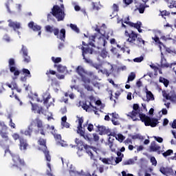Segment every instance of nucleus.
I'll return each mask as SVG.
<instances>
[{
	"mask_svg": "<svg viewBox=\"0 0 176 176\" xmlns=\"http://www.w3.org/2000/svg\"><path fill=\"white\" fill-rule=\"evenodd\" d=\"M133 109L132 112L127 114V116L131 118L132 120H141L145 126H151V127H156L159 124L157 119L151 118L148 116L141 113L138 104H134Z\"/></svg>",
	"mask_w": 176,
	"mask_h": 176,
	"instance_id": "f257e3e1",
	"label": "nucleus"
},
{
	"mask_svg": "<svg viewBox=\"0 0 176 176\" xmlns=\"http://www.w3.org/2000/svg\"><path fill=\"white\" fill-rule=\"evenodd\" d=\"M80 105L87 112H94L95 115H98L97 109H104L105 107L101 103V100L96 101L93 96H90L85 102H80Z\"/></svg>",
	"mask_w": 176,
	"mask_h": 176,
	"instance_id": "f03ea898",
	"label": "nucleus"
},
{
	"mask_svg": "<svg viewBox=\"0 0 176 176\" xmlns=\"http://www.w3.org/2000/svg\"><path fill=\"white\" fill-rule=\"evenodd\" d=\"M85 148L86 153L89 155V156H90L91 159H94V155H93V151L96 152V153H97L98 155H99V153L101 152V151H100V149H97L96 148H91L90 146H81L80 147H78V151H77V155L79 156V157H80L81 156H83V155L85 154V150H83V148Z\"/></svg>",
	"mask_w": 176,
	"mask_h": 176,
	"instance_id": "7ed1b4c3",
	"label": "nucleus"
},
{
	"mask_svg": "<svg viewBox=\"0 0 176 176\" xmlns=\"http://www.w3.org/2000/svg\"><path fill=\"white\" fill-rule=\"evenodd\" d=\"M95 31H96V32H98V34L89 36V45H91V46H94V43H93V42H94V39H96V38H99L98 41H99L100 45L105 46L107 45V38H105V36H104L102 34L100 33V29H98V28H96L95 29Z\"/></svg>",
	"mask_w": 176,
	"mask_h": 176,
	"instance_id": "20e7f679",
	"label": "nucleus"
},
{
	"mask_svg": "<svg viewBox=\"0 0 176 176\" xmlns=\"http://www.w3.org/2000/svg\"><path fill=\"white\" fill-rule=\"evenodd\" d=\"M52 14L56 17L58 21H61L64 20L65 17V14L64 13V6H62L61 8L58 6H54L52 9Z\"/></svg>",
	"mask_w": 176,
	"mask_h": 176,
	"instance_id": "39448f33",
	"label": "nucleus"
},
{
	"mask_svg": "<svg viewBox=\"0 0 176 176\" xmlns=\"http://www.w3.org/2000/svg\"><path fill=\"white\" fill-rule=\"evenodd\" d=\"M76 72L78 74V75H80V76L82 78V80L85 84V89H87V90L89 91H91V90H93V87L87 85V83H90V80L83 78V76H85V75L87 74L85 69H83L82 66H78L76 68Z\"/></svg>",
	"mask_w": 176,
	"mask_h": 176,
	"instance_id": "423d86ee",
	"label": "nucleus"
},
{
	"mask_svg": "<svg viewBox=\"0 0 176 176\" xmlns=\"http://www.w3.org/2000/svg\"><path fill=\"white\" fill-rule=\"evenodd\" d=\"M29 98L30 99V104H32V111H34L36 113H41L42 112V108L39 109L38 106L34 105V103H32V101H36L37 102H41V100L38 98V94H31L29 95Z\"/></svg>",
	"mask_w": 176,
	"mask_h": 176,
	"instance_id": "0eeeda50",
	"label": "nucleus"
},
{
	"mask_svg": "<svg viewBox=\"0 0 176 176\" xmlns=\"http://www.w3.org/2000/svg\"><path fill=\"white\" fill-rule=\"evenodd\" d=\"M97 69H99L98 72H101L102 74H106L107 76H109V74H112L113 72V66L109 63L105 65L106 69H102V66L101 65H98L94 66Z\"/></svg>",
	"mask_w": 176,
	"mask_h": 176,
	"instance_id": "6e6552de",
	"label": "nucleus"
},
{
	"mask_svg": "<svg viewBox=\"0 0 176 176\" xmlns=\"http://www.w3.org/2000/svg\"><path fill=\"white\" fill-rule=\"evenodd\" d=\"M50 130V133L53 134L56 141L59 144V145L62 146H67V142H64V140H61V135L56 134V130L54 129V126H52L47 128Z\"/></svg>",
	"mask_w": 176,
	"mask_h": 176,
	"instance_id": "1a4fd4ad",
	"label": "nucleus"
},
{
	"mask_svg": "<svg viewBox=\"0 0 176 176\" xmlns=\"http://www.w3.org/2000/svg\"><path fill=\"white\" fill-rule=\"evenodd\" d=\"M44 104L47 108L50 107H54V98L50 96V94L49 92H45L43 96Z\"/></svg>",
	"mask_w": 176,
	"mask_h": 176,
	"instance_id": "9d476101",
	"label": "nucleus"
},
{
	"mask_svg": "<svg viewBox=\"0 0 176 176\" xmlns=\"http://www.w3.org/2000/svg\"><path fill=\"white\" fill-rule=\"evenodd\" d=\"M38 144L41 146V151H43L45 155V157L47 162H50V155H49V151H46V140L43 139H39Z\"/></svg>",
	"mask_w": 176,
	"mask_h": 176,
	"instance_id": "9b49d317",
	"label": "nucleus"
},
{
	"mask_svg": "<svg viewBox=\"0 0 176 176\" xmlns=\"http://www.w3.org/2000/svg\"><path fill=\"white\" fill-rule=\"evenodd\" d=\"M125 36H129L126 40L127 42H129V43H134L138 38V34H137L134 31H131V32L129 34V32L125 30Z\"/></svg>",
	"mask_w": 176,
	"mask_h": 176,
	"instance_id": "f8f14e48",
	"label": "nucleus"
},
{
	"mask_svg": "<svg viewBox=\"0 0 176 176\" xmlns=\"http://www.w3.org/2000/svg\"><path fill=\"white\" fill-rule=\"evenodd\" d=\"M36 122L38 131L42 134V135H45V133H49L50 131V130L47 129L48 127H50L49 125H47V127H43V124H42L41 120H37Z\"/></svg>",
	"mask_w": 176,
	"mask_h": 176,
	"instance_id": "ddd939ff",
	"label": "nucleus"
},
{
	"mask_svg": "<svg viewBox=\"0 0 176 176\" xmlns=\"http://www.w3.org/2000/svg\"><path fill=\"white\" fill-rule=\"evenodd\" d=\"M11 164L14 167H20V166H23V164H24V162L20 160V157H19V155H12V163H11Z\"/></svg>",
	"mask_w": 176,
	"mask_h": 176,
	"instance_id": "4468645a",
	"label": "nucleus"
},
{
	"mask_svg": "<svg viewBox=\"0 0 176 176\" xmlns=\"http://www.w3.org/2000/svg\"><path fill=\"white\" fill-rule=\"evenodd\" d=\"M125 24H128V25H130V27H133V28H136L138 30V32L141 33L142 32V29H141V27H142V23L141 21H138L137 23H134L133 22L124 21Z\"/></svg>",
	"mask_w": 176,
	"mask_h": 176,
	"instance_id": "2eb2a0df",
	"label": "nucleus"
},
{
	"mask_svg": "<svg viewBox=\"0 0 176 176\" xmlns=\"http://www.w3.org/2000/svg\"><path fill=\"white\" fill-rule=\"evenodd\" d=\"M9 65H10V72H14V75L15 76H19V75H20V72H19V70H17L16 67H14V59L9 60Z\"/></svg>",
	"mask_w": 176,
	"mask_h": 176,
	"instance_id": "dca6fc26",
	"label": "nucleus"
},
{
	"mask_svg": "<svg viewBox=\"0 0 176 176\" xmlns=\"http://www.w3.org/2000/svg\"><path fill=\"white\" fill-rule=\"evenodd\" d=\"M67 167H69V176H79L82 175V173H83L82 171L79 172L76 170L73 166L72 164H67Z\"/></svg>",
	"mask_w": 176,
	"mask_h": 176,
	"instance_id": "f3484780",
	"label": "nucleus"
},
{
	"mask_svg": "<svg viewBox=\"0 0 176 176\" xmlns=\"http://www.w3.org/2000/svg\"><path fill=\"white\" fill-rule=\"evenodd\" d=\"M54 35H56L57 38L59 39H65V29H62L60 33L58 32V29H54Z\"/></svg>",
	"mask_w": 176,
	"mask_h": 176,
	"instance_id": "a211bd4d",
	"label": "nucleus"
},
{
	"mask_svg": "<svg viewBox=\"0 0 176 176\" xmlns=\"http://www.w3.org/2000/svg\"><path fill=\"white\" fill-rule=\"evenodd\" d=\"M8 21L9 27L13 28L14 31H16V30H19L21 27L20 23L19 22L13 21L12 19H9Z\"/></svg>",
	"mask_w": 176,
	"mask_h": 176,
	"instance_id": "6ab92c4d",
	"label": "nucleus"
},
{
	"mask_svg": "<svg viewBox=\"0 0 176 176\" xmlns=\"http://www.w3.org/2000/svg\"><path fill=\"white\" fill-rule=\"evenodd\" d=\"M160 172L162 174H164V175H166V176H170L174 174V171L172 169H168L164 167L160 168Z\"/></svg>",
	"mask_w": 176,
	"mask_h": 176,
	"instance_id": "aec40b11",
	"label": "nucleus"
},
{
	"mask_svg": "<svg viewBox=\"0 0 176 176\" xmlns=\"http://www.w3.org/2000/svg\"><path fill=\"white\" fill-rule=\"evenodd\" d=\"M28 27H29V28H32V30H33V31H39L38 35H41V26H39L38 25H35V23H34V22H30L28 24Z\"/></svg>",
	"mask_w": 176,
	"mask_h": 176,
	"instance_id": "412c9836",
	"label": "nucleus"
},
{
	"mask_svg": "<svg viewBox=\"0 0 176 176\" xmlns=\"http://www.w3.org/2000/svg\"><path fill=\"white\" fill-rule=\"evenodd\" d=\"M146 101H147V102H149V101H155V96H153V94L148 91V89H146Z\"/></svg>",
	"mask_w": 176,
	"mask_h": 176,
	"instance_id": "4be33fe9",
	"label": "nucleus"
},
{
	"mask_svg": "<svg viewBox=\"0 0 176 176\" xmlns=\"http://www.w3.org/2000/svg\"><path fill=\"white\" fill-rule=\"evenodd\" d=\"M21 51L23 53L24 63H28L29 61H30V56H28V54L27 52V48L24 46H22Z\"/></svg>",
	"mask_w": 176,
	"mask_h": 176,
	"instance_id": "5701e85b",
	"label": "nucleus"
},
{
	"mask_svg": "<svg viewBox=\"0 0 176 176\" xmlns=\"http://www.w3.org/2000/svg\"><path fill=\"white\" fill-rule=\"evenodd\" d=\"M150 151L151 152H158V153H160V147L156 143L152 142L150 146Z\"/></svg>",
	"mask_w": 176,
	"mask_h": 176,
	"instance_id": "b1692460",
	"label": "nucleus"
},
{
	"mask_svg": "<svg viewBox=\"0 0 176 176\" xmlns=\"http://www.w3.org/2000/svg\"><path fill=\"white\" fill-rule=\"evenodd\" d=\"M19 141H20L19 148L21 151H25V149H27V146H28V144H27V142L22 138H20Z\"/></svg>",
	"mask_w": 176,
	"mask_h": 176,
	"instance_id": "393cba45",
	"label": "nucleus"
},
{
	"mask_svg": "<svg viewBox=\"0 0 176 176\" xmlns=\"http://www.w3.org/2000/svg\"><path fill=\"white\" fill-rule=\"evenodd\" d=\"M96 127L98 129L100 135H104V134H108V131L107 128L104 126L96 125Z\"/></svg>",
	"mask_w": 176,
	"mask_h": 176,
	"instance_id": "a878e982",
	"label": "nucleus"
},
{
	"mask_svg": "<svg viewBox=\"0 0 176 176\" xmlns=\"http://www.w3.org/2000/svg\"><path fill=\"white\" fill-rule=\"evenodd\" d=\"M22 72L25 75V77L23 78H21V80L24 81L26 80V78H31V72L28 69H22Z\"/></svg>",
	"mask_w": 176,
	"mask_h": 176,
	"instance_id": "bb28decb",
	"label": "nucleus"
},
{
	"mask_svg": "<svg viewBox=\"0 0 176 176\" xmlns=\"http://www.w3.org/2000/svg\"><path fill=\"white\" fill-rule=\"evenodd\" d=\"M100 160L104 164H115L113 163V159H109V158H100Z\"/></svg>",
	"mask_w": 176,
	"mask_h": 176,
	"instance_id": "cd10ccee",
	"label": "nucleus"
},
{
	"mask_svg": "<svg viewBox=\"0 0 176 176\" xmlns=\"http://www.w3.org/2000/svg\"><path fill=\"white\" fill-rule=\"evenodd\" d=\"M61 124L63 127H65L66 129H69V123L67 122V116H63L61 118Z\"/></svg>",
	"mask_w": 176,
	"mask_h": 176,
	"instance_id": "c85d7f7f",
	"label": "nucleus"
},
{
	"mask_svg": "<svg viewBox=\"0 0 176 176\" xmlns=\"http://www.w3.org/2000/svg\"><path fill=\"white\" fill-rule=\"evenodd\" d=\"M57 71L60 72V74H67V67L59 65L57 66Z\"/></svg>",
	"mask_w": 176,
	"mask_h": 176,
	"instance_id": "c756f323",
	"label": "nucleus"
},
{
	"mask_svg": "<svg viewBox=\"0 0 176 176\" xmlns=\"http://www.w3.org/2000/svg\"><path fill=\"white\" fill-rule=\"evenodd\" d=\"M152 39H153V41H154L155 42V43L157 45H158L160 50H162V46H164V45H163V43H162V42H160V40L159 39V37L155 36L153 37Z\"/></svg>",
	"mask_w": 176,
	"mask_h": 176,
	"instance_id": "7c9ffc66",
	"label": "nucleus"
},
{
	"mask_svg": "<svg viewBox=\"0 0 176 176\" xmlns=\"http://www.w3.org/2000/svg\"><path fill=\"white\" fill-rule=\"evenodd\" d=\"M82 56L84 58H85V54H87V53H89V54H93V50L90 48L85 50V47H82Z\"/></svg>",
	"mask_w": 176,
	"mask_h": 176,
	"instance_id": "2f4dec72",
	"label": "nucleus"
},
{
	"mask_svg": "<svg viewBox=\"0 0 176 176\" xmlns=\"http://www.w3.org/2000/svg\"><path fill=\"white\" fill-rule=\"evenodd\" d=\"M164 28L165 30H168V28H170V31H174V30L176 28V24L174 25L167 23L166 24L164 25Z\"/></svg>",
	"mask_w": 176,
	"mask_h": 176,
	"instance_id": "473e14b6",
	"label": "nucleus"
},
{
	"mask_svg": "<svg viewBox=\"0 0 176 176\" xmlns=\"http://www.w3.org/2000/svg\"><path fill=\"white\" fill-rule=\"evenodd\" d=\"M135 79V73L131 72L129 76L126 83H130V82H133Z\"/></svg>",
	"mask_w": 176,
	"mask_h": 176,
	"instance_id": "72a5a7b5",
	"label": "nucleus"
},
{
	"mask_svg": "<svg viewBox=\"0 0 176 176\" xmlns=\"http://www.w3.org/2000/svg\"><path fill=\"white\" fill-rule=\"evenodd\" d=\"M166 3H167V6H168L170 8V9H173V8H175L176 6V2L175 1H166Z\"/></svg>",
	"mask_w": 176,
	"mask_h": 176,
	"instance_id": "f704fd0d",
	"label": "nucleus"
},
{
	"mask_svg": "<svg viewBox=\"0 0 176 176\" xmlns=\"http://www.w3.org/2000/svg\"><path fill=\"white\" fill-rule=\"evenodd\" d=\"M115 138L120 142H123L124 140H125V138H126L124 136H123V135H122L120 133L116 135Z\"/></svg>",
	"mask_w": 176,
	"mask_h": 176,
	"instance_id": "c9c22d12",
	"label": "nucleus"
},
{
	"mask_svg": "<svg viewBox=\"0 0 176 176\" xmlns=\"http://www.w3.org/2000/svg\"><path fill=\"white\" fill-rule=\"evenodd\" d=\"M160 82L161 83H164L165 87H167L168 86V83H170V82L168 81V80L163 78V77H160Z\"/></svg>",
	"mask_w": 176,
	"mask_h": 176,
	"instance_id": "e433bc0d",
	"label": "nucleus"
},
{
	"mask_svg": "<svg viewBox=\"0 0 176 176\" xmlns=\"http://www.w3.org/2000/svg\"><path fill=\"white\" fill-rule=\"evenodd\" d=\"M162 96L166 98V100H170V101H173V97L170 96L167 92L166 91H162Z\"/></svg>",
	"mask_w": 176,
	"mask_h": 176,
	"instance_id": "4c0bfd02",
	"label": "nucleus"
},
{
	"mask_svg": "<svg viewBox=\"0 0 176 176\" xmlns=\"http://www.w3.org/2000/svg\"><path fill=\"white\" fill-rule=\"evenodd\" d=\"M100 56L102 58H107V57H108V52H107L106 50H102L100 53Z\"/></svg>",
	"mask_w": 176,
	"mask_h": 176,
	"instance_id": "58836bf2",
	"label": "nucleus"
},
{
	"mask_svg": "<svg viewBox=\"0 0 176 176\" xmlns=\"http://www.w3.org/2000/svg\"><path fill=\"white\" fill-rule=\"evenodd\" d=\"M45 116H47V120H52L53 119V114L49 111H46Z\"/></svg>",
	"mask_w": 176,
	"mask_h": 176,
	"instance_id": "ea45409f",
	"label": "nucleus"
},
{
	"mask_svg": "<svg viewBox=\"0 0 176 176\" xmlns=\"http://www.w3.org/2000/svg\"><path fill=\"white\" fill-rule=\"evenodd\" d=\"M77 133H78V134H80V135L81 137L82 135H85V131H83V129H82V126L81 127L77 126Z\"/></svg>",
	"mask_w": 176,
	"mask_h": 176,
	"instance_id": "a19ab883",
	"label": "nucleus"
},
{
	"mask_svg": "<svg viewBox=\"0 0 176 176\" xmlns=\"http://www.w3.org/2000/svg\"><path fill=\"white\" fill-rule=\"evenodd\" d=\"M77 123L78 124V127H82V124H83V118L80 117H77Z\"/></svg>",
	"mask_w": 176,
	"mask_h": 176,
	"instance_id": "79ce46f5",
	"label": "nucleus"
},
{
	"mask_svg": "<svg viewBox=\"0 0 176 176\" xmlns=\"http://www.w3.org/2000/svg\"><path fill=\"white\" fill-rule=\"evenodd\" d=\"M1 135L2 138H3V141L5 142H8V141H9V138L8 137V134L7 133H1Z\"/></svg>",
	"mask_w": 176,
	"mask_h": 176,
	"instance_id": "37998d69",
	"label": "nucleus"
},
{
	"mask_svg": "<svg viewBox=\"0 0 176 176\" xmlns=\"http://www.w3.org/2000/svg\"><path fill=\"white\" fill-rule=\"evenodd\" d=\"M69 27L70 28H72V30H73V31H75V32H79V29L78 28V26H76V25L71 23Z\"/></svg>",
	"mask_w": 176,
	"mask_h": 176,
	"instance_id": "c03bdc74",
	"label": "nucleus"
},
{
	"mask_svg": "<svg viewBox=\"0 0 176 176\" xmlns=\"http://www.w3.org/2000/svg\"><path fill=\"white\" fill-rule=\"evenodd\" d=\"M171 153H173V150L169 149L168 151H166V152L163 153V156H164V157H167V156H170V155H171Z\"/></svg>",
	"mask_w": 176,
	"mask_h": 176,
	"instance_id": "a18cd8bd",
	"label": "nucleus"
},
{
	"mask_svg": "<svg viewBox=\"0 0 176 176\" xmlns=\"http://www.w3.org/2000/svg\"><path fill=\"white\" fill-rule=\"evenodd\" d=\"M130 164H134V160H128L124 162V166H129Z\"/></svg>",
	"mask_w": 176,
	"mask_h": 176,
	"instance_id": "49530a36",
	"label": "nucleus"
},
{
	"mask_svg": "<svg viewBox=\"0 0 176 176\" xmlns=\"http://www.w3.org/2000/svg\"><path fill=\"white\" fill-rule=\"evenodd\" d=\"M151 163H152L153 166H157V161H156V158L155 157H151L150 158Z\"/></svg>",
	"mask_w": 176,
	"mask_h": 176,
	"instance_id": "de8ad7c7",
	"label": "nucleus"
},
{
	"mask_svg": "<svg viewBox=\"0 0 176 176\" xmlns=\"http://www.w3.org/2000/svg\"><path fill=\"white\" fill-rule=\"evenodd\" d=\"M144 60V57L140 56L133 59L134 63H141Z\"/></svg>",
	"mask_w": 176,
	"mask_h": 176,
	"instance_id": "09e8293b",
	"label": "nucleus"
},
{
	"mask_svg": "<svg viewBox=\"0 0 176 176\" xmlns=\"http://www.w3.org/2000/svg\"><path fill=\"white\" fill-rule=\"evenodd\" d=\"M120 162H122V157H118L116 160L113 159V163H114V164H118V163H120Z\"/></svg>",
	"mask_w": 176,
	"mask_h": 176,
	"instance_id": "8fccbe9b",
	"label": "nucleus"
},
{
	"mask_svg": "<svg viewBox=\"0 0 176 176\" xmlns=\"http://www.w3.org/2000/svg\"><path fill=\"white\" fill-rule=\"evenodd\" d=\"M52 60L54 63H61V58L60 57L54 58L52 56Z\"/></svg>",
	"mask_w": 176,
	"mask_h": 176,
	"instance_id": "3c124183",
	"label": "nucleus"
},
{
	"mask_svg": "<svg viewBox=\"0 0 176 176\" xmlns=\"http://www.w3.org/2000/svg\"><path fill=\"white\" fill-rule=\"evenodd\" d=\"M110 116H112L113 119H119V114L116 113V112L110 113Z\"/></svg>",
	"mask_w": 176,
	"mask_h": 176,
	"instance_id": "603ef678",
	"label": "nucleus"
},
{
	"mask_svg": "<svg viewBox=\"0 0 176 176\" xmlns=\"http://www.w3.org/2000/svg\"><path fill=\"white\" fill-rule=\"evenodd\" d=\"M31 133H32V128L29 127L28 131L24 132L25 135H31Z\"/></svg>",
	"mask_w": 176,
	"mask_h": 176,
	"instance_id": "864d4df0",
	"label": "nucleus"
},
{
	"mask_svg": "<svg viewBox=\"0 0 176 176\" xmlns=\"http://www.w3.org/2000/svg\"><path fill=\"white\" fill-rule=\"evenodd\" d=\"M75 142H76L77 146H78V148L80 147L81 146H83L82 144V142L79 139H78V138H76Z\"/></svg>",
	"mask_w": 176,
	"mask_h": 176,
	"instance_id": "5fc2aeb1",
	"label": "nucleus"
},
{
	"mask_svg": "<svg viewBox=\"0 0 176 176\" xmlns=\"http://www.w3.org/2000/svg\"><path fill=\"white\" fill-rule=\"evenodd\" d=\"M124 21H130V19L129 18V16H127L126 18H124L122 20V27H124V28H126V25L124 24H123V23H124Z\"/></svg>",
	"mask_w": 176,
	"mask_h": 176,
	"instance_id": "6e6d98bb",
	"label": "nucleus"
},
{
	"mask_svg": "<svg viewBox=\"0 0 176 176\" xmlns=\"http://www.w3.org/2000/svg\"><path fill=\"white\" fill-rule=\"evenodd\" d=\"M153 138L155 140V141H157V142H163V138H162L161 137L154 136Z\"/></svg>",
	"mask_w": 176,
	"mask_h": 176,
	"instance_id": "4d7b16f0",
	"label": "nucleus"
},
{
	"mask_svg": "<svg viewBox=\"0 0 176 176\" xmlns=\"http://www.w3.org/2000/svg\"><path fill=\"white\" fill-rule=\"evenodd\" d=\"M87 130L89 131H93L94 130V125L92 124H89L87 126Z\"/></svg>",
	"mask_w": 176,
	"mask_h": 176,
	"instance_id": "13d9d810",
	"label": "nucleus"
},
{
	"mask_svg": "<svg viewBox=\"0 0 176 176\" xmlns=\"http://www.w3.org/2000/svg\"><path fill=\"white\" fill-rule=\"evenodd\" d=\"M12 137L16 141L19 140V138H20V135H19L18 133H13Z\"/></svg>",
	"mask_w": 176,
	"mask_h": 176,
	"instance_id": "bf43d9fd",
	"label": "nucleus"
},
{
	"mask_svg": "<svg viewBox=\"0 0 176 176\" xmlns=\"http://www.w3.org/2000/svg\"><path fill=\"white\" fill-rule=\"evenodd\" d=\"M135 148H137V152H141V151L144 150V146H135Z\"/></svg>",
	"mask_w": 176,
	"mask_h": 176,
	"instance_id": "052dcab7",
	"label": "nucleus"
},
{
	"mask_svg": "<svg viewBox=\"0 0 176 176\" xmlns=\"http://www.w3.org/2000/svg\"><path fill=\"white\" fill-rule=\"evenodd\" d=\"M45 30L47 32H52L53 31V28H52L50 25L45 26Z\"/></svg>",
	"mask_w": 176,
	"mask_h": 176,
	"instance_id": "680f3d73",
	"label": "nucleus"
},
{
	"mask_svg": "<svg viewBox=\"0 0 176 176\" xmlns=\"http://www.w3.org/2000/svg\"><path fill=\"white\" fill-rule=\"evenodd\" d=\"M124 144L125 145H131V144H133V142L131 141V139H126L124 141Z\"/></svg>",
	"mask_w": 176,
	"mask_h": 176,
	"instance_id": "e2e57ef3",
	"label": "nucleus"
},
{
	"mask_svg": "<svg viewBox=\"0 0 176 176\" xmlns=\"http://www.w3.org/2000/svg\"><path fill=\"white\" fill-rule=\"evenodd\" d=\"M137 41L138 42H139V43H142V45H145V41H144L142 38L138 37Z\"/></svg>",
	"mask_w": 176,
	"mask_h": 176,
	"instance_id": "0e129e2a",
	"label": "nucleus"
},
{
	"mask_svg": "<svg viewBox=\"0 0 176 176\" xmlns=\"http://www.w3.org/2000/svg\"><path fill=\"white\" fill-rule=\"evenodd\" d=\"M125 5L128 6L133 3V0H123Z\"/></svg>",
	"mask_w": 176,
	"mask_h": 176,
	"instance_id": "69168bd1",
	"label": "nucleus"
},
{
	"mask_svg": "<svg viewBox=\"0 0 176 176\" xmlns=\"http://www.w3.org/2000/svg\"><path fill=\"white\" fill-rule=\"evenodd\" d=\"M93 137H94V141H98V140H100V137L98 136V135L96 133L93 134Z\"/></svg>",
	"mask_w": 176,
	"mask_h": 176,
	"instance_id": "338daca9",
	"label": "nucleus"
},
{
	"mask_svg": "<svg viewBox=\"0 0 176 176\" xmlns=\"http://www.w3.org/2000/svg\"><path fill=\"white\" fill-rule=\"evenodd\" d=\"M122 176H134V175H133V174L127 173V172H126V171H122Z\"/></svg>",
	"mask_w": 176,
	"mask_h": 176,
	"instance_id": "774afa93",
	"label": "nucleus"
}]
</instances>
